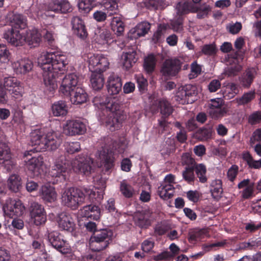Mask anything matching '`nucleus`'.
I'll return each instance as SVG.
<instances>
[{
    "mask_svg": "<svg viewBox=\"0 0 261 261\" xmlns=\"http://www.w3.org/2000/svg\"><path fill=\"white\" fill-rule=\"evenodd\" d=\"M183 61L177 58H171L164 61V78L176 76L181 70Z\"/></svg>",
    "mask_w": 261,
    "mask_h": 261,
    "instance_id": "f8f14e48",
    "label": "nucleus"
},
{
    "mask_svg": "<svg viewBox=\"0 0 261 261\" xmlns=\"http://www.w3.org/2000/svg\"><path fill=\"white\" fill-rule=\"evenodd\" d=\"M62 202L72 210H76L85 201V196L82 189L70 187L62 194Z\"/></svg>",
    "mask_w": 261,
    "mask_h": 261,
    "instance_id": "0eeeda50",
    "label": "nucleus"
},
{
    "mask_svg": "<svg viewBox=\"0 0 261 261\" xmlns=\"http://www.w3.org/2000/svg\"><path fill=\"white\" fill-rule=\"evenodd\" d=\"M255 97V94L254 92L250 91L247 93H245L241 97L239 98H236L234 100L236 101V102L238 105H243L247 104L250 102Z\"/></svg>",
    "mask_w": 261,
    "mask_h": 261,
    "instance_id": "de8ad7c7",
    "label": "nucleus"
},
{
    "mask_svg": "<svg viewBox=\"0 0 261 261\" xmlns=\"http://www.w3.org/2000/svg\"><path fill=\"white\" fill-rule=\"evenodd\" d=\"M190 160L194 163L195 171L199 181L202 183L205 182L207 179L205 175L206 172L205 166L202 164H196L195 161L192 158Z\"/></svg>",
    "mask_w": 261,
    "mask_h": 261,
    "instance_id": "473e14b6",
    "label": "nucleus"
},
{
    "mask_svg": "<svg viewBox=\"0 0 261 261\" xmlns=\"http://www.w3.org/2000/svg\"><path fill=\"white\" fill-rule=\"evenodd\" d=\"M191 8V3L186 1L179 2L176 5L177 14L179 16L188 13Z\"/></svg>",
    "mask_w": 261,
    "mask_h": 261,
    "instance_id": "37998d69",
    "label": "nucleus"
},
{
    "mask_svg": "<svg viewBox=\"0 0 261 261\" xmlns=\"http://www.w3.org/2000/svg\"><path fill=\"white\" fill-rule=\"evenodd\" d=\"M93 234L99 236L100 241H108L109 245L112 240L113 232L111 229H103L94 232Z\"/></svg>",
    "mask_w": 261,
    "mask_h": 261,
    "instance_id": "a19ab883",
    "label": "nucleus"
},
{
    "mask_svg": "<svg viewBox=\"0 0 261 261\" xmlns=\"http://www.w3.org/2000/svg\"><path fill=\"white\" fill-rule=\"evenodd\" d=\"M227 113V109L225 107L216 109H210L208 113L213 119H217L224 116Z\"/></svg>",
    "mask_w": 261,
    "mask_h": 261,
    "instance_id": "a18cd8bd",
    "label": "nucleus"
},
{
    "mask_svg": "<svg viewBox=\"0 0 261 261\" xmlns=\"http://www.w3.org/2000/svg\"><path fill=\"white\" fill-rule=\"evenodd\" d=\"M94 105L100 110L104 115L108 114L106 122L111 132L119 129L125 118L123 112L120 109V106L114 100L105 95H97L93 99Z\"/></svg>",
    "mask_w": 261,
    "mask_h": 261,
    "instance_id": "7ed1b4c3",
    "label": "nucleus"
},
{
    "mask_svg": "<svg viewBox=\"0 0 261 261\" xmlns=\"http://www.w3.org/2000/svg\"><path fill=\"white\" fill-rule=\"evenodd\" d=\"M93 163V159L87 155H79L72 162L62 155L56 160L49 171L50 175L54 178L52 182L55 184L68 179L71 168L77 174L89 176L94 170Z\"/></svg>",
    "mask_w": 261,
    "mask_h": 261,
    "instance_id": "f257e3e1",
    "label": "nucleus"
},
{
    "mask_svg": "<svg viewBox=\"0 0 261 261\" xmlns=\"http://www.w3.org/2000/svg\"><path fill=\"white\" fill-rule=\"evenodd\" d=\"M24 43L26 42L31 46L35 47L39 45L41 41V35L36 29L28 30L23 36Z\"/></svg>",
    "mask_w": 261,
    "mask_h": 261,
    "instance_id": "4be33fe9",
    "label": "nucleus"
},
{
    "mask_svg": "<svg viewBox=\"0 0 261 261\" xmlns=\"http://www.w3.org/2000/svg\"><path fill=\"white\" fill-rule=\"evenodd\" d=\"M135 78L139 91L144 92L148 86L147 80L141 74L136 75Z\"/></svg>",
    "mask_w": 261,
    "mask_h": 261,
    "instance_id": "603ef678",
    "label": "nucleus"
},
{
    "mask_svg": "<svg viewBox=\"0 0 261 261\" xmlns=\"http://www.w3.org/2000/svg\"><path fill=\"white\" fill-rule=\"evenodd\" d=\"M261 122V111L254 112L248 117V122L251 125H254Z\"/></svg>",
    "mask_w": 261,
    "mask_h": 261,
    "instance_id": "e2e57ef3",
    "label": "nucleus"
},
{
    "mask_svg": "<svg viewBox=\"0 0 261 261\" xmlns=\"http://www.w3.org/2000/svg\"><path fill=\"white\" fill-rule=\"evenodd\" d=\"M210 192L213 198L217 199L221 197L223 193L222 181L220 179H215L211 182Z\"/></svg>",
    "mask_w": 261,
    "mask_h": 261,
    "instance_id": "72a5a7b5",
    "label": "nucleus"
},
{
    "mask_svg": "<svg viewBox=\"0 0 261 261\" xmlns=\"http://www.w3.org/2000/svg\"><path fill=\"white\" fill-rule=\"evenodd\" d=\"M191 71L193 74H190L189 75V77L190 79H192L196 77L198 74H200L201 71V68L200 66L197 64L196 62H194L192 63L191 65Z\"/></svg>",
    "mask_w": 261,
    "mask_h": 261,
    "instance_id": "338daca9",
    "label": "nucleus"
},
{
    "mask_svg": "<svg viewBox=\"0 0 261 261\" xmlns=\"http://www.w3.org/2000/svg\"><path fill=\"white\" fill-rule=\"evenodd\" d=\"M136 56L135 51L125 53L122 55L123 66L126 70H129L137 62V58Z\"/></svg>",
    "mask_w": 261,
    "mask_h": 261,
    "instance_id": "2f4dec72",
    "label": "nucleus"
},
{
    "mask_svg": "<svg viewBox=\"0 0 261 261\" xmlns=\"http://www.w3.org/2000/svg\"><path fill=\"white\" fill-rule=\"evenodd\" d=\"M65 149L70 154L79 152L81 150V144L79 142H72L66 143Z\"/></svg>",
    "mask_w": 261,
    "mask_h": 261,
    "instance_id": "864d4df0",
    "label": "nucleus"
},
{
    "mask_svg": "<svg viewBox=\"0 0 261 261\" xmlns=\"http://www.w3.org/2000/svg\"><path fill=\"white\" fill-rule=\"evenodd\" d=\"M122 82L121 78L116 74H111L108 81L107 89L110 95H116L119 93L122 89Z\"/></svg>",
    "mask_w": 261,
    "mask_h": 261,
    "instance_id": "412c9836",
    "label": "nucleus"
},
{
    "mask_svg": "<svg viewBox=\"0 0 261 261\" xmlns=\"http://www.w3.org/2000/svg\"><path fill=\"white\" fill-rule=\"evenodd\" d=\"M110 141L111 144L109 146H105L99 154L106 171H109L114 166V154L115 151L119 153H122L127 145V141L124 138L120 139L118 141H113L110 138H108L107 142H109Z\"/></svg>",
    "mask_w": 261,
    "mask_h": 261,
    "instance_id": "423d86ee",
    "label": "nucleus"
},
{
    "mask_svg": "<svg viewBox=\"0 0 261 261\" xmlns=\"http://www.w3.org/2000/svg\"><path fill=\"white\" fill-rule=\"evenodd\" d=\"M32 146H35L33 149L26 151L24 153L25 158L32 155V153L41 152L46 150H54L56 149L60 145V141L55 137L53 133L46 134L41 131H37L32 134L31 139Z\"/></svg>",
    "mask_w": 261,
    "mask_h": 261,
    "instance_id": "39448f33",
    "label": "nucleus"
},
{
    "mask_svg": "<svg viewBox=\"0 0 261 261\" xmlns=\"http://www.w3.org/2000/svg\"><path fill=\"white\" fill-rule=\"evenodd\" d=\"M170 251H164V260H170L179 253L180 249L174 243H172L169 247Z\"/></svg>",
    "mask_w": 261,
    "mask_h": 261,
    "instance_id": "49530a36",
    "label": "nucleus"
},
{
    "mask_svg": "<svg viewBox=\"0 0 261 261\" xmlns=\"http://www.w3.org/2000/svg\"><path fill=\"white\" fill-rule=\"evenodd\" d=\"M85 123L80 120H70L66 122L64 130L69 136L82 135L86 132Z\"/></svg>",
    "mask_w": 261,
    "mask_h": 261,
    "instance_id": "4468645a",
    "label": "nucleus"
},
{
    "mask_svg": "<svg viewBox=\"0 0 261 261\" xmlns=\"http://www.w3.org/2000/svg\"><path fill=\"white\" fill-rule=\"evenodd\" d=\"M25 162V165L28 169L30 171L34 176H37L40 173L41 167L43 165V158L41 156H32Z\"/></svg>",
    "mask_w": 261,
    "mask_h": 261,
    "instance_id": "b1692460",
    "label": "nucleus"
},
{
    "mask_svg": "<svg viewBox=\"0 0 261 261\" xmlns=\"http://www.w3.org/2000/svg\"><path fill=\"white\" fill-rule=\"evenodd\" d=\"M242 70V66L237 64L231 65L225 69L224 74L228 76L236 75Z\"/></svg>",
    "mask_w": 261,
    "mask_h": 261,
    "instance_id": "4d7b16f0",
    "label": "nucleus"
},
{
    "mask_svg": "<svg viewBox=\"0 0 261 261\" xmlns=\"http://www.w3.org/2000/svg\"><path fill=\"white\" fill-rule=\"evenodd\" d=\"M89 245L93 251L99 252L106 249L109 246V243L108 241H100L99 236L93 234L90 238Z\"/></svg>",
    "mask_w": 261,
    "mask_h": 261,
    "instance_id": "c85d7f7f",
    "label": "nucleus"
},
{
    "mask_svg": "<svg viewBox=\"0 0 261 261\" xmlns=\"http://www.w3.org/2000/svg\"><path fill=\"white\" fill-rule=\"evenodd\" d=\"M256 72L253 68L247 69L240 77V85L244 88H249L255 78Z\"/></svg>",
    "mask_w": 261,
    "mask_h": 261,
    "instance_id": "cd10ccee",
    "label": "nucleus"
},
{
    "mask_svg": "<svg viewBox=\"0 0 261 261\" xmlns=\"http://www.w3.org/2000/svg\"><path fill=\"white\" fill-rule=\"evenodd\" d=\"M82 191L86 197H88L89 200L92 202H99L103 198V194L101 191H97V189L93 187L92 189L89 187H84Z\"/></svg>",
    "mask_w": 261,
    "mask_h": 261,
    "instance_id": "bb28decb",
    "label": "nucleus"
},
{
    "mask_svg": "<svg viewBox=\"0 0 261 261\" xmlns=\"http://www.w3.org/2000/svg\"><path fill=\"white\" fill-rule=\"evenodd\" d=\"M202 232L198 229H193L189 231L188 239L190 243H195L200 239Z\"/></svg>",
    "mask_w": 261,
    "mask_h": 261,
    "instance_id": "5fc2aeb1",
    "label": "nucleus"
},
{
    "mask_svg": "<svg viewBox=\"0 0 261 261\" xmlns=\"http://www.w3.org/2000/svg\"><path fill=\"white\" fill-rule=\"evenodd\" d=\"M22 87L20 85V83L19 82L18 84H17V85L15 86L12 88V89H11L9 91L12 97L15 99H18L22 96Z\"/></svg>",
    "mask_w": 261,
    "mask_h": 261,
    "instance_id": "0e129e2a",
    "label": "nucleus"
},
{
    "mask_svg": "<svg viewBox=\"0 0 261 261\" xmlns=\"http://www.w3.org/2000/svg\"><path fill=\"white\" fill-rule=\"evenodd\" d=\"M38 63L43 70L46 90L53 92L58 87L57 79L66 70L68 64L66 57L58 53L47 52L38 58Z\"/></svg>",
    "mask_w": 261,
    "mask_h": 261,
    "instance_id": "f03ea898",
    "label": "nucleus"
},
{
    "mask_svg": "<svg viewBox=\"0 0 261 261\" xmlns=\"http://www.w3.org/2000/svg\"><path fill=\"white\" fill-rule=\"evenodd\" d=\"M93 234L99 236L100 241H108L109 245L112 240L113 232L111 229H103L94 232Z\"/></svg>",
    "mask_w": 261,
    "mask_h": 261,
    "instance_id": "79ce46f5",
    "label": "nucleus"
},
{
    "mask_svg": "<svg viewBox=\"0 0 261 261\" xmlns=\"http://www.w3.org/2000/svg\"><path fill=\"white\" fill-rule=\"evenodd\" d=\"M21 179L16 174H12L8 180V186L10 190L17 192L21 187Z\"/></svg>",
    "mask_w": 261,
    "mask_h": 261,
    "instance_id": "58836bf2",
    "label": "nucleus"
},
{
    "mask_svg": "<svg viewBox=\"0 0 261 261\" xmlns=\"http://www.w3.org/2000/svg\"><path fill=\"white\" fill-rule=\"evenodd\" d=\"M12 66L17 74H25L32 70L33 64L30 60L24 58L14 62Z\"/></svg>",
    "mask_w": 261,
    "mask_h": 261,
    "instance_id": "393cba45",
    "label": "nucleus"
},
{
    "mask_svg": "<svg viewBox=\"0 0 261 261\" xmlns=\"http://www.w3.org/2000/svg\"><path fill=\"white\" fill-rule=\"evenodd\" d=\"M218 49L214 43L205 44L202 47L201 53L208 56H214L216 55Z\"/></svg>",
    "mask_w": 261,
    "mask_h": 261,
    "instance_id": "8fccbe9b",
    "label": "nucleus"
},
{
    "mask_svg": "<svg viewBox=\"0 0 261 261\" xmlns=\"http://www.w3.org/2000/svg\"><path fill=\"white\" fill-rule=\"evenodd\" d=\"M3 37L8 43L15 46H22L24 43V39L18 30H15L12 28H8L5 31Z\"/></svg>",
    "mask_w": 261,
    "mask_h": 261,
    "instance_id": "dca6fc26",
    "label": "nucleus"
},
{
    "mask_svg": "<svg viewBox=\"0 0 261 261\" xmlns=\"http://www.w3.org/2000/svg\"><path fill=\"white\" fill-rule=\"evenodd\" d=\"M40 193L42 199L46 202H52L56 199L57 193L54 188L50 186H42Z\"/></svg>",
    "mask_w": 261,
    "mask_h": 261,
    "instance_id": "c756f323",
    "label": "nucleus"
},
{
    "mask_svg": "<svg viewBox=\"0 0 261 261\" xmlns=\"http://www.w3.org/2000/svg\"><path fill=\"white\" fill-rule=\"evenodd\" d=\"M191 165H188L185 168V170L182 172V176L184 179L189 183H191L194 181V163L190 160Z\"/></svg>",
    "mask_w": 261,
    "mask_h": 261,
    "instance_id": "ea45409f",
    "label": "nucleus"
},
{
    "mask_svg": "<svg viewBox=\"0 0 261 261\" xmlns=\"http://www.w3.org/2000/svg\"><path fill=\"white\" fill-rule=\"evenodd\" d=\"M120 191L124 196L126 198H130L134 194V189L129 185L127 184L124 180L120 184Z\"/></svg>",
    "mask_w": 261,
    "mask_h": 261,
    "instance_id": "09e8293b",
    "label": "nucleus"
},
{
    "mask_svg": "<svg viewBox=\"0 0 261 261\" xmlns=\"http://www.w3.org/2000/svg\"><path fill=\"white\" fill-rule=\"evenodd\" d=\"M69 96L71 102L74 105H80L86 102L88 97L85 90L80 87H76L75 91H73Z\"/></svg>",
    "mask_w": 261,
    "mask_h": 261,
    "instance_id": "a878e982",
    "label": "nucleus"
},
{
    "mask_svg": "<svg viewBox=\"0 0 261 261\" xmlns=\"http://www.w3.org/2000/svg\"><path fill=\"white\" fill-rule=\"evenodd\" d=\"M10 52L6 45L0 44V62L7 63L9 61Z\"/></svg>",
    "mask_w": 261,
    "mask_h": 261,
    "instance_id": "bf43d9fd",
    "label": "nucleus"
},
{
    "mask_svg": "<svg viewBox=\"0 0 261 261\" xmlns=\"http://www.w3.org/2000/svg\"><path fill=\"white\" fill-rule=\"evenodd\" d=\"M111 29L118 36L121 35L124 30V24L120 17H114L111 22Z\"/></svg>",
    "mask_w": 261,
    "mask_h": 261,
    "instance_id": "f704fd0d",
    "label": "nucleus"
},
{
    "mask_svg": "<svg viewBox=\"0 0 261 261\" xmlns=\"http://www.w3.org/2000/svg\"><path fill=\"white\" fill-rule=\"evenodd\" d=\"M150 29V24L149 22L146 21L142 22L129 31L128 37L131 40L137 39L147 34Z\"/></svg>",
    "mask_w": 261,
    "mask_h": 261,
    "instance_id": "aec40b11",
    "label": "nucleus"
},
{
    "mask_svg": "<svg viewBox=\"0 0 261 261\" xmlns=\"http://www.w3.org/2000/svg\"><path fill=\"white\" fill-rule=\"evenodd\" d=\"M162 0H144V4L145 7L150 10H156L162 7Z\"/></svg>",
    "mask_w": 261,
    "mask_h": 261,
    "instance_id": "052dcab7",
    "label": "nucleus"
},
{
    "mask_svg": "<svg viewBox=\"0 0 261 261\" xmlns=\"http://www.w3.org/2000/svg\"><path fill=\"white\" fill-rule=\"evenodd\" d=\"M19 83V82L15 77H7L4 79L3 86L6 90L10 91Z\"/></svg>",
    "mask_w": 261,
    "mask_h": 261,
    "instance_id": "6e6d98bb",
    "label": "nucleus"
},
{
    "mask_svg": "<svg viewBox=\"0 0 261 261\" xmlns=\"http://www.w3.org/2000/svg\"><path fill=\"white\" fill-rule=\"evenodd\" d=\"M157 58L153 54L149 55L144 59V68L148 73H151L154 70Z\"/></svg>",
    "mask_w": 261,
    "mask_h": 261,
    "instance_id": "e433bc0d",
    "label": "nucleus"
},
{
    "mask_svg": "<svg viewBox=\"0 0 261 261\" xmlns=\"http://www.w3.org/2000/svg\"><path fill=\"white\" fill-rule=\"evenodd\" d=\"M11 28L13 29H24L27 27V19L25 16L20 14L10 12L7 16Z\"/></svg>",
    "mask_w": 261,
    "mask_h": 261,
    "instance_id": "6ab92c4d",
    "label": "nucleus"
},
{
    "mask_svg": "<svg viewBox=\"0 0 261 261\" xmlns=\"http://www.w3.org/2000/svg\"><path fill=\"white\" fill-rule=\"evenodd\" d=\"M72 29L73 34L79 38L84 40L88 36V32L84 21L79 16H74L71 20Z\"/></svg>",
    "mask_w": 261,
    "mask_h": 261,
    "instance_id": "f3484780",
    "label": "nucleus"
},
{
    "mask_svg": "<svg viewBox=\"0 0 261 261\" xmlns=\"http://www.w3.org/2000/svg\"><path fill=\"white\" fill-rule=\"evenodd\" d=\"M154 242L151 238L145 240L141 244V249L145 252H148L153 248Z\"/></svg>",
    "mask_w": 261,
    "mask_h": 261,
    "instance_id": "69168bd1",
    "label": "nucleus"
},
{
    "mask_svg": "<svg viewBox=\"0 0 261 261\" xmlns=\"http://www.w3.org/2000/svg\"><path fill=\"white\" fill-rule=\"evenodd\" d=\"M47 238L49 245L57 251L64 254L70 252V246L61 233L58 231H51L48 233Z\"/></svg>",
    "mask_w": 261,
    "mask_h": 261,
    "instance_id": "1a4fd4ad",
    "label": "nucleus"
},
{
    "mask_svg": "<svg viewBox=\"0 0 261 261\" xmlns=\"http://www.w3.org/2000/svg\"><path fill=\"white\" fill-rule=\"evenodd\" d=\"M212 135V130L210 128L203 127L199 129L195 133V137L201 141H205Z\"/></svg>",
    "mask_w": 261,
    "mask_h": 261,
    "instance_id": "c03bdc74",
    "label": "nucleus"
},
{
    "mask_svg": "<svg viewBox=\"0 0 261 261\" xmlns=\"http://www.w3.org/2000/svg\"><path fill=\"white\" fill-rule=\"evenodd\" d=\"M44 40L47 42V43L51 47L54 46L55 39L54 34L51 31L45 30V33H43Z\"/></svg>",
    "mask_w": 261,
    "mask_h": 261,
    "instance_id": "774afa93",
    "label": "nucleus"
},
{
    "mask_svg": "<svg viewBox=\"0 0 261 261\" xmlns=\"http://www.w3.org/2000/svg\"><path fill=\"white\" fill-rule=\"evenodd\" d=\"M136 224L140 227L146 228L150 225L149 216L144 213H138L135 216Z\"/></svg>",
    "mask_w": 261,
    "mask_h": 261,
    "instance_id": "4c0bfd02",
    "label": "nucleus"
},
{
    "mask_svg": "<svg viewBox=\"0 0 261 261\" xmlns=\"http://www.w3.org/2000/svg\"><path fill=\"white\" fill-rule=\"evenodd\" d=\"M58 225L62 230L72 232L75 230V224L71 215L67 213H62L58 216Z\"/></svg>",
    "mask_w": 261,
    "mask_h": 261,
    "instance_id": "a211bd4d",
    "label": "nucleus"
},
{
    "mask_svg": "<svg viewBox=\"0 0 261 261\" xmlns=\"http://www.w3.org/2000/svg\"><path fill=\"white\" fill-rule=\"evenodd\" d=\"M95 5V0H80L78 3L80 11L84 14L90 12Z\"/></svg>",
    "mask_w": 261,
    "mask_h": 261,
    "instance_id": "c9c22d12",
    "label": "nucleus"
},
{
    "mask_svg": "<svg viewBox=\"0 0 261 261\" xmlns=\"http://www.w3.org/2000/svg\"><path fill=\"white\" fill-rule=\"evenodd\" d=\"M81 215L82 217L90 219L91 220H97L100 218V210L96 205H88L84 206L81 210Z\"/></svg>",
    "mask_w": 261,
    "mask_h": 261,
    "instance_id": "5701e85b",
    "label": "nucleus"
},
{
    "mask_svg": "<svg viewBox=\"0 0 261 261\" xmlns=\"http://www.w3.org/2000/svg\"><path fill=\"white\" fill-rule=\"evenodd\" d=\"M51 111L54 116H64L67 114L68 108L66 102L60 100L52 105Z\"/></svg>",
    "mask_w": 261,
    "mask_h": 261,
    "instance_id": "7c9ffc66",
    "label": "nucleus"
},
{
    "mask_svg": "<svg viewBox=\"0 0 261 261\" xmlns=\"http://www.w3.org/2000/svg\"><path fill=\"white\" fill-rule=\"evenodd\" d=\"M112 39L111 34L107 30H102L98 39V42L101 44H108L111 40Z\"/></svg>",
    "mask_w": 261,
    "mask_h": 261,
    "instance_id": "13d9d810",
    "label": "nucleus"
},
{
    "mask_svg": "<svg viewBox=\"0 0 261 261\" xmlns=\"http://www.w3.org/2000/svg\"><path fill=\"white\" fill-rule=\"evenodd\" d=\"M79 82V77L74 73L66 75L63 78L60 87V92L64 95L68 96L76 88Z\"/></svg>",
    "mask_w": 261,
    "mask_h": 261,
    "instance_id": "ddd939ff",
    "label": "nucleus"
},
{
    "mask_svg": "<svg viewBox=\"0 0 261 261\" xmlns=\"http://www.w3.org/2000/svg\"><path fill=\"white\" fill-rule=\"evenodd\" d=\"M242 25L241 22H231L226 25V30L231 34H238L242 29Z\"/></svg>",
    "mask_w": 261,
    "mask_h": 261,
    "instance_id": "680f3d73",
    "label": "nucleus"
},
{
    "mask_svg": "<svg viewBox=\"0 0 261 261\" xmlns=\"http://www.w3.org/2000/svg\"><path fill=\"white\" fill-rule=\"evenodd\" d=\"M198 91L197 87L191 84L186 85L177 93V100L182 103H192L197 99Z\"/></svg>",
    "mask_w": 261,
    "mask_h": 261,
    "instance_id": "9d476101",
    "label": "nucleus"
},
{
    "mask_svg": "<svg viewBox=\"0 0 261 261\" xmlns=\"http://www.w3.org/2000/svg\"><path fill=\"white\" fill-rule=\"evenodd\" d=\"M29 211L31 218L36 225H40L46 222V214L42 205L33 202L31 203Z\"/></svg>",
    "mask_w": 261,
    "mask_h": 261,
    "instance_id": "9b49d317",
    "label": "nucleus"
},
{
    "mask_svg": "<svg viewBox=\"0 0 261 261\" xmlns=\"http://www.w3.org/2000/svg\"><path fill=\"white\" fill-rule=\"evenodd\" d=\"M88 67L92 74L90 82L95 90H100L104 85L105 79L102 73L109 66L108 58L102 55L89 54L88 56Z\"/></svg>",
    "mask_w": 261,
    "mask_h": 261,
    "instance_id": "20e7f679",
    "label": "nucleus"
},
{
    "mask_svg": "<svg viewBox=\"0 0 261 261\" xmlns=\"http://www.w3.org/2000/svg\"><path fill=\"white\" fill-rule=\"evenodd\" d=\"M4 211L8 212L10 216H20L22 215L24 211V206L21 201L15 200L12 198L6 200V203L3 206Z\"/></svg>",
    "mask_w": 261,
    "mask_h": 261,
    "instance_id": "2eb2a0df",
    "label": "nucleus"
},
{
    "mask_svg": "<svg viewBox=\"0 0 261 261\" xmlns=\"http://www.w3.org/2000/svg\"><path fill=\"white\" fill-rule=\"evenodd\" d=\"M0 164L2 165L8 172L10 171L15 165V162L11 157V154L9 157L1 158Z\"/></svg>",
    "mask_w": 261,
    "mask_h": 261,
    "instance_id": "3c124183",
    "label": "nucleus"
},
{
    "mask_svg": "<svg viewBox=\"0 0 261 261\" xmlns=\"http://www.w3.org/2000/svg\"><path fill=\"white\" fill-rule=\"evenodd\" d=\"M72 11L71 5L67 0H51L44 6L41 17L54 18L55 13L66 14Z\"/></svg>",
    "mask_w": 261,
    "mask_h": 261,
    "instance_id": "6e6552de",
    "label": "nucleus"
}]
</instances>
